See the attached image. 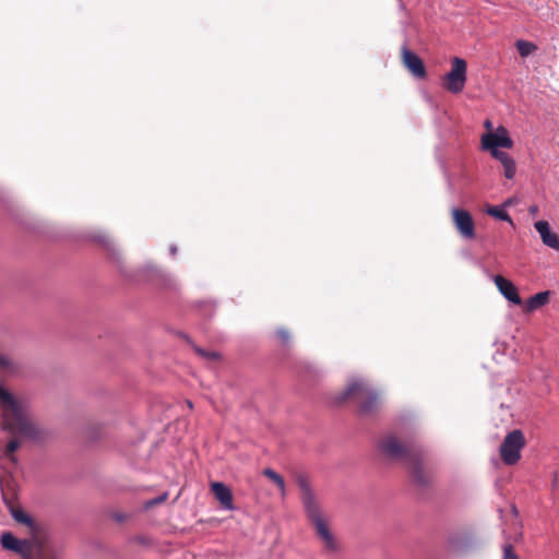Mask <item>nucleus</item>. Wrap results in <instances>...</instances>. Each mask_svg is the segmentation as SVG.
<instances>
[{"label":"nucleus","instance_id":"f257e3e1","mask_svg":"<svg viewBox=\"0 0 559 559\" xmlns=\"http://www.w3.org/2000/svg\"><path fill=\"white\" fill-rule=\"evenodd\" d=\"M0 429L12 439L2 450V455L14 461L13 453L20 447L19 438H35L37 429L29 419L26 405L0 385Z\"/></svg>","mask_w":559,"mask_h":559},{"label":"nucleus","instance_id":"f03ea898","mask_svg":"<svg viewBox=\"0 0 559 559\" xmlns=\"http://www.w3.org/2000/svg\"><path fill=\"white\" fill-rule=\"evenodd\" d=\"M378 450L382 456L390 461L404 463L414 481L426 485L429 477L423 472L420 461L394 432H386L378 439Z\"/></svg>","mask_w":559,"mask_h":559},{"label":"nucleus","instance_id":"7ed1b4c3","mask_svg":"<svg viewBox=\"0 0 559 559\" xmlns=\"http://www.w3.org/2000/svg\"><path fill=\"white\" fill-rule=\"evenodd\" d=\"M300 488V500L311 524L314 527L316 535L320 539L323 548L329 552H336L340 544L331 531L328 521L321 513L320 504L308 481L300 477L298 479Z\"/></svg>","mask_w":559,"mask_h":559},{"label":"nucleus","instance_id":"20e7f679","mask_svg":"<svg viewBox=\"0 0 559 559\" xmlns=\"http://www.w3.org/2000/svg\"><path fill=\"white\" fill-rule=\"evenodd\" d=\"M347 399H356L360 413L366 416L373 415L382 405L380 393L362 378H353L344 391L336 396V402L342 403Z\"/></svg>","mask_w":559,"mask_h":559},{"label":"nucleus","instance_id":"39448f33","mask_svg":"<svg viewBox=\"0 0 559 559\" xmlns=\"http://www.w3.org/2000/svg\"><path fill=\"white\" fill-rule=\"evenodd\" d=\"M525 443V437L520 429H514L509 432L499 448L502 462L507 465L516 464L521 459V452Z\"/></svg>","mask_w":559,"mask_h":559},{"label":"nucleus","instance_id":"423d86ee","mask_svg":"<svg viewBox=\"0 0 559 559\" xmlns=\"http://www.w3.org/2000/svg\"><path fill=\"white\" fill-rule=\"evenodd\" d=\"M466 68L465 60L455 57L451 70L444 76V88L453 94L462 92L466 82Z\"/></svg>","mask_w":559,"mask_h":559},{"label":"nucleus","instance_id":"0eeeda50","mask_svg":"<svg viewBox=\"0 0 559 559\" xmlns=\"http://www.w3.org/2000/svg\"><path fill=\"white\" fill-rule=\"evenodd\" d=\"M513 141L509 135L508 130L499 126L495 131L486 132L481 135V147L485 151H495L499 147L511 148Z\"/></svg>","mask_w":559,"mask_h":559},{"label":"nucleus","instance_id":"6e6552de","mask_svg":"<svg viewBox=\"0 0 559 559\" xmlns=\"http://www.w3.org/2000/svg\"><path fill=\"white\" fill-rule=\"evenodd\" d=\"M452 217L456 229L464 238L473 239L475 237L473 218L467 211L453 209Z\"/></svg>","mask_w":559,"mask_h":559},{"label":"nucleus","instance_id":"1a4fd4ad","mask_svg":"<svg viewBox=\"0 0 559 559\" xmlns=\"http://www.w3.org/2000/svg\"><path fill=\"white\" fill-rule=\"evenodd\" d=\"M493 282H495L499 293L508 301H510L514 305H518V306L522 304V299L518 293V288L511 281L504 278L501 275H496V276H493Z\"/></svg>","mask_w":559,"mask_h":559},{"label":"nucleus","instance_id":"9d476101","mask_svg":"<svg viewBox=\"0 0 559 559\" xmlns=\"http://www.w3.org/2000/svg\"><path fill=\"white\" fill-rule=\"evenodd\" d=\"M402 59L404 66L414 76L418 79L425 78L426 70L421 59L405 46L402 48Z\"/></svg>","mask_w":559,"mask_h":559},{"label":"nucleus","instance_id":"9b49d317","mask_svg":"<svg viewBox=\"0 0 559 559\" xmlns=\"http://www.w3.org/2000/svg\"><path fill=\"white\" fill-rule=\"evenodd\" d=\"M536 231L539 234L542 242L550 249L559 251V236L551 231L547 221H537L534 224Z\"/></svg>","mask_w":559,"mask_h":559},{"label":"nucleus","instance_id":"f8f14e48","mask_svg":"<svg viewBox=\"0 0 559 559\" xmlns=\"http://www.w3.org/2000/svg\"><path fill=\"white\" fill-rule=\"evenodd\" d=\"M1 545L8 550H12L20 555L29 552V543L25 539H17L13 534L7 532L1 535Z\"/></svg>","mask_w":559,"mask_h":559},{"label":"nucleus","instance_id":"ddd939ff","mask_svg":"<svg viewBox=\"0 0 559 559\" xmlns=\"http://www.w3.org/2000/svg\"><path fill=\"white\" fill-rule=\"evenodd\" d=\"M211 489L215 498L219 501L221 506L225 510H234L233 495L230 489L226 485L219 481H215L212 483Z\"/></svg>","mask_w":559,"mask_h":559},{"label":"nucleus","instance_id":"4468645a","mask_svg":"<svg viewBox=\"0 0 559 559\" xmlns=\"http://www.w3.org/2000/svg\"><path fill=\"white\" fill-rule=\"evenodd\" d=\"M548 300H549V292L548 290L537 293L526 301V305H525L526 310L530 312L534 311V310L545 306L548 302Z\"/></svg>","mask_w":559,"mask_h":559},{"label":"nucleus","instance_id":"2eb2a0df","mask_svg":"<svg viewBox=\"0 0 559 559\" xmlns=\"http://www.w3.org/2000/svg\"><path fill=\"white\" fill-rule=\"evenodd\" d=\"M473 545L474 542L468 536L456 537L452 540V548L459 554L467 552L468 549L473 547Z\"/></svg>","mask_w":559,"mask_h":559},{"label":"nucleus","instance_id":"dca6fc26","mask_svg":"<svg viewBox=\"0 0 559 559\" xmlns=\"http://www.w3.org/2000/svg\"><path fill=\"white\" fill-rule=\"evenodd\" d=\"M516 49L522 58H526L537 50V46L531 41L519 39L515 43Z\"/></svg>","mask_w":559,"mask_h":559},{"label":"nucleus","instance_id":"f3484780","mask_svg":"<svg viewBox=\"0 0 559 559\" xmlns=\"http://www.w3.org/2000/svg\"><path fill=\"white\" fill-rule=\"evenodd\" d=\"M263 474L278 487L282 497H284L286 495L284 478L272 468L264 469Z\"/></svg>","mask_w":559,"mask_h":559},{"label":"nucleus","instance_id":"a211bd4d","mask_svg":"<svg viewBox=\"0 0 559 559\" xmlns=\"http://www.w3.org/2000/svg\"><path fill=\"white\" fill-rule=\"evenodd\" d=\"M487 213L495 217V218H498L500 221H503V222H509L511 223L512 219L510 217V215L502 209L498 207V206H490L487 209Z\"/></svg>","mask_w":559,"mask_h":559},{"label":"nucleus","instance_id":"6ab92c4d","mask_svg":"<svg viewBox=\"0 0 559 559\" xmlns=\"http://www.w3.org/2000/svg\"><path fill=\"white\" fill-rule=\"evenodd\" d=\"M503 166L504 177L507 179H512L516 173V165L513 158L509 159Z\"/></svg>","mask_w":559,"mask_h":559},{"label":"nucleus","instance_id":"aec40b11","mask_svg":"<svg viewBox=\"0 0 559 559\" xmlns=\"http://www.w3.org/2000/svg\"><path fill=\"white\" fill-rule=\"evenodd\" d=\"M490 154L493 158L498 159L502 165L512 158L508 153L499 150L490 151Z\"/></svg>","mask_w":559,"mask_h":559},{"label":"nucleus","instance_id":"412c9836","mask_svg":"<svg viewBox=\"0 0 559 559\" xmlns=\"http://www.w3.org/2000/svg\"><path fill=\"white\" fill-rule=\"evenodd\" d=\"M13 516L20 523H24L26 525L32 524V519L24 511H21V510L14 511Z\"/></svg>","mask_w":559,"mask_h":559},{"label":"nucleus","instance_id":"4be33fe9","mask_svg":"<svg viewBox=\"0 0 559 559\" xmlns=\"http://www.w3.org/2000/svg\"><path fill=\"white\" fill-rule=\"evenodd\" d=\"M167 497H168V493H167V492H164V493H162L160 496H158V497H156V498H154V499L147 500V501L144 503V507H145L146 509H150V508H152V507H154V506H156V504H159V503L164 502V501L167 499Z\"/></svg>","mask_w":559,"mask_h":559},{"label":"nucleus","instance_id":"5701e85b","mask_svg":"<svg viewBox=\"0 0 559 559\" xmlns=\"http://www.w3.org/2000/svg\"><path fill=\"white\" fill-rule=\"evenodd\" d=\"M195 352L204 359L215 360L218 358V354L216 352H207L202 348L195 347Z\"/></svg>","mask_w":559,"mask_h":559},{"label":"nucleus","instance_id":"b1692460","mask_svg":"<svg viewBox=\"0 0 559 559\" xmlns=\"http://www.w3.org/2000/svg\"><path fill=\"white\" fill-rule=\"evenodd\" d=\"M276 334H277V336L281 340L283 345H288L289 344V342H290V334H289V332L287 330L278 329L276 331Z\"/></svg>","mask_w":559,"mask_h":559},{"label":"nucleus","instance_id":"393cba45","mask_svg":"<svg viewBox=\"0 0 559 559\" xmlns=\"http://www.w3.org/2000/svg\"><path fill=\"white\" fill-rule=\"evenodd\" d=\"M503 559H519L511 545H506L503 547Z\"/></svg>","mask_w":559,"mask_h":559},{"label":"nucleus","instance_id":"a878e982","mask_svg":"<svg viewBox=\"0 0 559 559\" xmlns=\"http://www.w3.org/2000/svg\"><path fill=\"white\" fill-rule=\"evenodd\" d=\"M558 488V474L557 472L552 473V481H551V490H556Z\"/></svg>","mask_w":559,"mask_h":559},{"label":"nucleus","instance_id":"bb28decb","mask_svg":"<svg viewBox=\"0 0 559 559\" xmlns=\"http://www.w3.org/2000/svg\"><path fill=\"white\" fill-rule=\"evenodd\" d=\"M0 366L1 367H9L10 366L9 358L0 355Z\"/></svg>","mask_w":559,"mask_h":559},{"label":"nucleus","instance_id":"cd10ccee","mask_svg":"<svg viewBox=\"0 0 559 559\" xmlns=\"http://www.w3.org/2000/svg\"><path fill=\"white\" fill-rule=\"evenodd\" d=\"M484 126L488 130V132L492 131L493 126H492V122L490 120H486L484 122Z\"/></svg>","mask_w":559,"mask_h":559},{"label":"nucleus","instance_id":"c85d7f7f","mask_svg":"<svg viewBox=\"0 0 559 559\" xmlns=\"http://www.w3.org/2000/svg\"><path fill=\"white\" fill-rule=\"evenodd\" d=\"M538 212V206L537 205H533L530 207V213L531 214H536Z\"/></svg>","mask_w":559,"mask_h":559},{"label":"nucleus","instance_id":"c756f323","mask_svg":"<svg viewBox=\"0 0 559 559\" xmlns=\"http://www.w3.org/2000/svg\"><path fill=\"white\" fill-rule=\"evenodd\" d=\"M146 267L150 269V270H153L157 274H160V271L158 269L154 267L153 265H147Z\"/></svg>","mask_w":559,"mask_h":559},{"label":"nucleus","instance_id":"7c9ffc66","mask_svg":"<svg viewBox=\"0 0 559 559\" xmlns=\"http://www.w3.org/2000/svg\"><path fill=\"white\" fill-rule=\"evenodd\" d=\"M176 252H177V247H176V246H171V247H170V253H171V255H175V254H176Z\"/></svg>","mask_w":559,"mask_h":559},{"label":"nucleus","instance_id":"2f4dec72","mask_svg":"<svg viewBox=\"0 0 559 559\" xmlns=\"http://www.w3.org/2000/svg\"><path fill=\"white\" fill-rule=\"evenodd\" d=\"M116 519H117L118 521H122V520H123V516H122V515H117V516H116Z\"/></svg>","mask_w":559,"mask_h":559}]
</instances>
